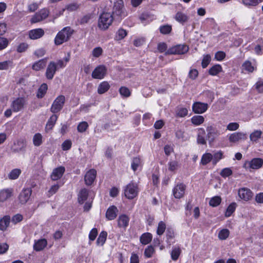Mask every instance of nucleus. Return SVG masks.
Wrapping results in <instances>:
<instances>
[{
    "mask_svg": "<svg viewBox=\"0 0 263 263\" xmlns=\"http://www.w3.org/2000/svg\"><path fill=\"white\" fill-rule=\"evenodd\" d=\"M88 127V124L86 122L83 121L79 124L77 127V129L79 132H84Z\"/></svg>",
    "mask_w": 263,
    "mask_h": 263,
    "instance_id": "57",
    "label": "nucleus"
},
{
    "mask_svg": "<svg viewBox=\"0 0 263 263\" xmlns=\"http://www.w3.org/2000/svg\"><path fill=\"white\" fill-rule=\"evenodd\" d=\"M230 235V231L227 229H223L219 231L218 233V238L220 240L226 239Z\"/></svg>",
    "mask_w": 263,
    "mask_h": 263,
    "instance_id": "45",
    "label": "nucleus"
},
{
    "mask_svg": "<svg viewBox=\"0 0 263 263\" xmlns=\"http://www.w3.org/2000/svg\"><path fill=\"white\" fill-rule=\"evenodd\" d=\"M65 102V96L63 95L59 96L54 100L50 108V111L53 114L60 111L63 107Z\"/></svg>",
    "mask_w": 263,
    "mask_h": 263,
    "instance_id": "4",
    "label": "nucleus"
},
{
    "mask_svg": "<svg viewBox=\"0 0 263 263\" xmlns=\"http://www.w3.org/2000/svg\"><path fill=\"white\" fill-rule=\"evenodd\" d=\"M65 171V167L63 166L54 168L50 175L51 179L53 181L58 180L62 177Z\"/></svg>",
    "mask_w": 263,
    "mask_h": 263,
    "instance_id": "16",
    "label": "nucleus"
},
{
    "mask_svg": "<svg viewBox=\"0 0 263 263\" xmlns=\"http://www.w3.org/2000/svg\"><path fill=\"white\" fill-rule=\"evenodd\" d=\"M26 104V100L24 98H18L14 100L11 104L13 111L17 112L22 110Z\"/></svg>",
    "mask_w": 263,
    "mask_h": 263,
    "instance_id": "11",
    "label": "nucleus"
},
{
    "mask_svg": "<svg viewBox=\"0 0 263 263\" xmlns=\"http://www.w3.org/2000/svg\"><path fill=\"white\" fill-rule=\"evenodd\" d=\"M200 97L202 98L203 100H204L209 103H211L214 98L213 93L209 90L204 91L202 93L200 94Z\"/></svg>",
    "mask_w": 263,
    "mask_h": 263,
    "instance_id": "29",
    "label": "nucleus"
},
{
    "mask_svg": "<svg viewBox=\"0 0 263 263\" xmlns=\"http://www.w3.org/2000/svg\"><path fill=\"white\" fill-rule=\"evenodd\" d=\"M139 190L137 184L131 182L127 185L124 189V194L125 197L132 199L136 197L138 193Z\"/></svg>",
    "mask_w": 263,
    "mask_h": 263,
    "instance_id": "3",
    "label": "nucleus"
},
{
    "mask_svg": "<svg viewBox=\"0 0 263 263\" xmlns=\"http://www.w3.org/2000/svg\"><path fill=\"white\" fill-rule=\"evenodd\" d=\"M110 88V85L107 81L101 82L98 87L97 91L99 94H103L108 91Z\"/></svg>",
    "mask_w": 263,
    "mask_h": 263,
    "instance_id": "27",
    "label": "nucleus"
},
{
    "mask_svg": "<svg viewBox=\"0 0 263 263\" xmlns=\"http://www.w3.org/2000/svg\"><path fill=\"white\" fill-rule=\"evenodd\" d=\"M21 173V171L18 168H15L12 170L9 174V178L14 180L17 179Z\"/></svg>",
    "mask_w": 263,
    "mask_h": 263,
    "instance_id": "49",
    "label": "nucleus"
},
{
    "mask_svg": "<svg viewBox=\"0 0 263 263\" xmlns=\"http://www.w3.org/2000/svg\"><path fill=\"white\" fill-rule=\"evenodd\" d=\"M10 222V217L8 215L4 216L0 219V230L4 231L9 226Z\"/></svg>",
    "mask_w": 263,
    "mask_h": 263,
    "instance_id": "24",
    "label": "nucleus"
},
{
    "mask_svg": "<svg viewBox=\"0 0 263 263\" xmlns=\"http://www.w3.org/2000/svg\"><path fill=\"white\" fill-rule=\"evenodd\" d=\"M166 235L167 243H169L170 245H171V243L173 242L172 240L175 237L174 231L172 229L168 228L166 230Z\"/></svg>",
    "mask_w": 263,
    "mask_h": 263,
    "instance_id": "46",
    "label": "nucleus"
},
{
    "mask_svg": "<svg viewBox=\"0 0 263 263\" xmlns=\"http://www.w3.org/2000/svg\"><path fill=\"white\" fill-rule=\"evenodd\" d=\"M238 195L241 199L248 201L252 198L253 193L250 189L243 187L238 190Z\"/></svg>",
    "mask_w": 263,
    "mask_h": 263,
    "instance_id": "15",
    "label": "nucleus"
},
{
    "mask_svg": "<svg viewBox=\"0 0 263 263\" xmlns=\"http://www.w3.org/2000/svg\"><path fill=\"white\" fill-rule=\"evenodd\" d=\"M223 158V153L221 151H219L215 153L212 158V163L213 165H216L217 163Z\"/></svg>",
    "mask_w": 263,
    "mask_h": 263,
    "instance_id": "47",
    "label": "nucleus"
},
{
    "mask_svg": "<svg viewBox=\"0 0 263 263\" xmlns=\"http://www.w3.org/2000/svg\"><path fill=\"white\" fill-rule=\"evenodd\" d=\"M120 94L123 97L127 98L131 95V91L126 87L122 86L119 90Z\"/></svg>",
    "mask_w": 263,
    "mask_h": 263,
    "instance_id": "44",
    "label": "nucleus"
},
{
    "mask_svg": "<svg viewBox=\"0 0 263 263\" xmlns=\"http://www.w3.org/2000/svg\"><path fill=\"white\" fill-rule=\"evenodd\" d=\"M213 156L210 153L204 154L201 159V163L203 165H206L212 160Z\"/></svg>",
    "mask_w": 263,
    "mask_h": 263,
    "instance_id": "43",
    "label": "nucleus"
},
{
    "mask_svg": "<svg viewBox=\"0 0 263 263\" xmlns=\"http://www.w3.org/2000/svg\"><path fill=\"white\" fill-rule=\"evenodd\" d=\"M129 222V218L125 214L119 216L118 219V226L120 228H126Z\"/></svg>",
    "mask_w": 263,
    "mask_h": 263,
    "instance_id": "23",
    "label": "nucleus"
},
{
    "mask_svg": "<svg viewBox=\"0 0 263 263\" xmlns=\"http://www.w3.org/2000/svg\"><path fill=\"white\" fill-rule=\"evenodd\" d=\"M160 31L164 34H168L172 30V27L170 25H166L160 27Z\"/></svg>",
    "mask_w": 263,
    "mask_h": 263,
    "instance_id": "55",
    "label": "nucleus"
},
{
    "mask_svg": "<svg viewBox=\"0 0 263 263\" xmlns=\"http://www.w3.org/2000/svg\"><path fill=\"white\" fill-rule=\"evenodd\" d=\"M17 145L19 146V147L13 148L12 151L14 153H23L25 154L26 152V142L22 140H19L17 142Z\"/></svg>",
    "mask_w": 263,
    "mask_h": 263,
    "instance_id": "28",
    "label": "nucleus"
},
{
    "mask_svg": "<svg viewBox=\"0 0 263 263\" xmlns=\"http://www.w3.org/2000/svg\"><path fill=\"white\" fill-rule=\"evenodd\" d=\"M262 134V131L259 129L255 130L250 135V141L253 142L257 143L259 139L261 138Z\"/></svg>",
    "mask_w": 263,
    "mask_h": 263,
    "instance_id": "26",
    "label": "nucleus"
},
{
    "mask_svg": "<svg viewBox=\"0 0 263 263\" xmlns=\"http://www.w3.org/2000/svg\"><path fill=\"white\" fill-rule=\"evenodd\" d=\"M72 143L70 140H65L62 144V148L63 151H68L71 147Z\"/></svg>",
    "mask_w": 263,
    "mask_h": 263,
    "instance_id": "61",
    "label": "nucleus"
},
{
    "mask_svg": "<svg viewBox=\"0 0 263 263\" xmlns=\"http://www.w3.org/2000/svg\"><path fill=\"white\" fill-rule=\"evenodd\" d=\"M243 69L248 72H252L254 70V67L252 65L251 63L249 61H246L242 64Z\"/></svg>",
    "mask_w": 263,
    "mask_h": 263,
    "instance_id": "56",
    "label": "nucleus"
},
{
    "mask_svg": "<svg viewBox=\"0 0 263 263\" xmlns=\"http://www.w3.org/2000/svg\"><path fill=\"white\" fill-rule=\"evenodd\" d=\"M58 70V65L54 62H50L47 66L45 76L48 80H52Z\"/></svg>",
    "mask_w": 263,
    "mask_h": 263,
    "instance_id": "9",
    "label": "nucleus"
},
{
    "mask_svg": "<svg viewBox=\"0 0 263 263\" xmlns=\"http://www.w3.org/2000/svg\"><path fill=\"white\" fill-rule=\"evenodd\" d=\"M249 166L254 170L260 168L263 165V159L260 158L252 159L249 162Z\"/></svg>",
    "mask_w": 263,
    "mask_h": 263,
    "instance_id": "20",
    "label": "nucleus"
},
{
    "mask_svg": "<svg viewBox=\"0 0 263 263\" xmlns=\"http://www.w3.org/2000/svg\"><path fill=\"white\" fill-rule=\"evenodd\" d=\"M237 206V204L235 202L231 203L227 208L225 212V216L226 217H230L233 213L234 212Z\"/></svg>",
    "mask_w": 263,
    "mask_h": 263,
    "instance_id": "37",
    "label": "nucleus"
},
{
    "mask_svg": "<svg viewBox=\"0 0 263 263\" xmlns=\"http://www.w3.org/2000/svg\"><path fill=\"white\" fill-rule=\"evenodd\" d=\"M47 62V58L40 60L33 64L32 69L36 71L43 69L46 66Z\"/></svg>",
    "mask_w": 263,
    "mask_h": 263,
    "instance_id": "19",
    "label": "nucleus"
},
{
    "mask_svg": "<svg viewBox=\"0 0 263 263\" xmlns=\"http://www.w3.org/2000/svg\"><path fill=\"white\" fill-rule=\"evenodd\" d=\"M205 132L203 128H198V143L202 144H206L205 141Z\"/></svg>",
    "mask_w": 263,
    "mask_h": 263,
    "instance_id": "33",
    "label": "nucleus"
},
{
    "mask_svg": "<svg viewBox=\"0 0 263 263\" xmlns=\"http://www.w3.org/2000/svg\"><path fill=\"white\" fill-rule=\"evenodd\" d=\"M247 139V135L242 132H235L231 134L229 140L230 142L236 143L241 140H245Z\"/></svg>",
    "mask_w": 263,
    "mask_h": 263,
    "instance_id": "12",
    "label": "nucleus"
},
{
    "mask_svg": "<svg viewBox=\"0 0 263 263\" xmlns=\"http://www.w3.org/2000/svg\"><path fill=\"white\" fill-rule=\"evenodd\" d=\"M28 34L30 39L36 40L44 35V31L41 28L34 29L30 30Z\"/></svg>",
    "mask_w": 263,
    "mask_h": 263,
    "instance_id": "17",
    "label": "nucleus"
},
{
    "mask_svg": "<svg viewBox=\"0 0 263 263\" xmlns=\"http://www.w3.org/2000/svg\"><path fill=\"white\" fill-rule=\"evenodd\" d=\"M232 174V171L230 168L227 167L222 169L220 175L223 178L229 177Z\"/></svg>",
    "mask_w": 263,
    "mask_h": 263,
    "instance_id": "58",
    "label": "nucleus"
},
{
    "mask_svg": "<svg viewBox=\"0 0 263 263\" xmlns=\"http://www.w3.org/2000/svg\"><path fill=\"white\" fill-rule=\"evenodd\" d=\"M118 210L115 205L110 206L106 212V217L109 220L115 219L117 215Z\"/></svg>",
    "mask_w": 263,
    "mask_h": 263,
    "instance_id": "18",
    "label": "nucleus"
},
{
    "mask_svg": "<svg viewBox=\"0 0 263 263\" xmlns=\"http://www.w3.org/2000/svg\"><path fill=\"white\" fill-rule=\"evenodd\" d=\"M222 70L221 66L219 64H216L212 66L209 70V73L211 76H216Z\"/></svg>",
    "mask_w": 263,
    "mask_h": 263,
    "instance_id": "36",
    "label": "nucleus"
},
{
    "mask_svg": "<svg viewBox=\"0 0 263 263\" xmlns=\"http://www.w3.org/2000/svg\"><path fill=\"white\" fill-rule=\"evenodd\" d=\"M47 245V240L45 239H41L35 242L33 248L36 251H40L43 250Z\"/></svg>",
    "mask_w": 263,
    "mask_h": 263,
    "instance_id": "25",
    "label": "nucleus"
},
{
    "mask_svg": "<svg viewBox=\"0 0 263 263\" xmlns=\"http://www.w3.org/2000/svg\"><path fill=\"white\" fill-rule=\"evenodd\" d=\"M127 35V32L123 29H120L116 33V39L117 40H121Z\"/></svg>",
    "mask_w": 263,
    "mask_h": 263,
    "instance_id": "51",
    "label": "nucleus"
},
{
    "mask_svg": "<svg viewBox=\"0 0 263 263\" xmlns=\"http://www.w3.org/2000/svg\"><path fill=\"white\" fill-rule=\"evenodd\" d=\"M142 165V160L139 157H136L133 158L131 164L132 170L135 172L137 170L138 168L141 166Z\"/></svg>",
    "mask_w": 263,
    "mask_h": 263,
    "instance_id": "30",
    "label": "nucleus"
},
{
    "mask_svg": "<svg viewBox=\"0 0 263 263\" xmlns=\"http://www.w3.org/2000/svg\"><path fill=\"white\" fill-rule=\"evenodd\" d=\"M32 194L31 188L23 189L18 196L19 201L21 204L26 203L30 199Z\"/></svg>",
    "mask_w": 263,
    "mask_h": 263,
    "instance_id": "10",
    "label": "nucleus"
},
{
    "mask_svg": "<svg viewBox=\"0 0 263 263\" xmlns=\"http://www.w3.org/2000/svg\"><path fill=\"white\" fill-rule=\"evenodd\" d=\"M175 18L177 21L180 23H183L186 21L187 17L184 14L179 12L176 13Z\"/></svg>",
    "mask_w": 263,
    "mask_h": 263,
    "instance_id": "52",
    "label": "nucleus"
},
{
    "mask_svg": "<svg viewBox=\"0 0 263 263\" xmlns=\"http://www.w3.org/2000/svg\"><path fill=\"white\" fill-rule=\"evenodd\" d=\"M239 125L236 122H232L229 123L227 126V129L230 131L236 130L238 129Z\"/></svg>",
    "mask_w": 263,
    "mask_h": 263,
    "instance_id": "60",
    "label": "nucleus"
},
{
    "mask_svg": "<svg viewBox=\"0 0 263 263\" xmlns=\"http://www.w3.org/2000/svg\"><path fill=\"white\" fill-rule=\"evenodd\" d=\"M181 254V249L179 247H175L173 249L171 255L173 260H177Z\"/></svg>",
    "mask_w": 263,
    "mask_h": 263,
    "instance_id": "41",
    "label": "nucleus"
},
{
    "mask_svg": "<svg viewBox=\"0 0 263 263\" xmlns=\"http://www.w3.org/2000/svg\"><path fill=\"white\" fill-rule=\"evenodd\" d=\"M165 229H166L165 223L162 221H160L158 225V227H157V234L158 235H162L164 233Z\"/></svg>",
    "mask_w": 263,
    "mask_h": 263,
    "instance_id": "50",
    "label": "nucleus"
},
{
    "mask_svg": "<svg viewBox=\"0 0 263 263\" xmlns=\"http://www.w3.org/2000/svg\"><path fill=\"white\" fill-rule=\"evenodd\" d=\"M102 52H103V50L100 47H96L93 50H92V55L94 57H96V58H98L99 57L100 55L102 54Z\"/></svg>",
    "mask_w": 263,
    "mask_h": 263,
    "instance_id": "64",
    "label": "nucleus"
},
{
    "mask_svg": "<svg viewBox=\"0 0 263 263\" xmlns=\"http://www.w3.org/2000/svg\"><path fill=\"white\" fill-rule=\"evenodd\" d=\"M12 189H4L0 192V201L4 202L9 198L12 194Z\"/></svg>",
    "mask_w": 263,
    "mask_h": 263,
    "instance_id": "22",
    "label": "nucleus"
},
{
    "mask_svg": "<svg viewBox=\"0 0 263 263\" xmlns=\"http://www.w3.org/2000/svg\"><path fill=\"white\" fill-rule=\"evenodd\" d=\"M48 89V86L47 84L43 83L42 84L39 88L38 89L37 92L36 94V97L38 98H42L44 97L45 95L46 94L47 90Z\"/></svg>",
    "mask_w": 263,
    "mask_h": 263,
    "instance_id": "32",
    "label": "nucleus"
},
{
    "mask_svg": "<svg viewBox=\"0 0 263 263\" xmlns=\"http://www.w3.org/2000/svg\"><path fill=\"white\" fill-rule=\"evenodd\" d=\"M211 60V56L209 54L204 55L202 62L201 65L203 68H206L209 64Z\"/></svg>",
    "mask_w": 263,
    "mask_h": 263,
    "instance_id": "53",
    "label": "nucleus"
},
{
    "mask_svg": "<svg viewBox=\"0 0 263 263\" xmlns=\"http://www.w3.org/2000/svg\"><path fill=\"white\" fill-rule=\"evenodd\" d=\"M107 68L103 65L96 67L92 72L91 76L93 79H102L106 75Z\"/></svg>",
    "mask_w": 263,
    "mask_h": 263,
    "instance_id": "7",
    "label": "nucleus"
},
{
    "mask_svg": "<svg viewBox=\"0 0 263 263\" xmlns=\"http://www.w3.org/2000/svg\"><path fill=\"white\" fill-rule=\"evenodd\" d=\"M49 14V10L46 8H43L36 12L31 18V23H36L46 18Z\"/></svg>",
    "mask_w": 263,
    "mask_h": 263,
    "instance_id": "8",
    "label": "nucleus"
},
{
    "mask_svg": "<svg viewBox=\"0 0 263 263\" xmlns=\"http://www.w3.org/2000/svg\"><path fill=\"white\" fill-rule=\"evenodd\" d=\"M28 45L26 43H21L17 47V51L18 52H23L28 48Z\"/></svg>",
    "mask_w": 263,
    "mask_h": 263,
    "instance_id": "63",
    "label": "nucleus"
},
{
    "mask_svg": "<svg viewBox=\"0 0 263 263\" xmlns=\"http://www.w3.org/2000/svg\"><path fill=\"white\" fill-rule=\"evenodd\" d=\"M221 202V198L220 196H214L212 197L210 201L209 204L212 207H216L219 205Z\"/></svg>",
    "mask_w": 263,
    "mask_h": 263,
    "instance_id": "40",
    "label": "nucleus"
},
{
    "mask_svg": "<svg viewBox=\"0 0 263 263\" xmlns=\"http://www.w3.org/2000/svg\"><path fill=\"white\" fill-rule=\"evenodd\" d=\"M58 118V116L57 115L55 114L52 115L49 119L46 124V128L48 129H51L55 124Z\"/></svg>",
    "mask_w": 263,
    "mask_h": 263,
    "instance_id": "35",
    "label": "nucleus"
},
{
    "mask_svg": "<svg viewBox=\"0 0 263 263\" xmlns=\"http://www.w3.org/2000/svg\"><path fill=\"white\" fill-rule=\"evenodd\" d=\"M74 32V30L70 27L63 28L57 34L54 39V43L56 45H60L69 40Z\"/></svg>",
    "mask_w": 263,
    "mask_h": 263,
    "instance_id": "1",
    "label": "nucleus"
},
{
    "mask_svg": "<svg viewBox=\"0 0 263 263\" xmlns=\"http://www.w3.org/2000/svg\"><path fill=\"white\" fill-rule=\"evenodd\" d=\"M97 171L95 169L89 170L85 174L84 180L86 185H90L96 178Z\"/></svg>",
    "mask_w": 263,
    "mask_h": 263,
    "instance_id": "14",
    "label": "nucleus"
},
{
    "mask_svg": "<svg viewBox=\"0 0 263 263\" xmlns=\"http://www.w3.org/2000/svg\"><path fill=\"white\" fill-rule=\"evenodd\" d=\"M113 20V16L110 13H103L99 17L98 26L100 29L105 30L111 24Z\"/></svg>",
    "mask_w": 263,
    "mask_h": 263,
    "instance_id": "2",
    "label": "nucleus"
},
{
    "mask_svg": "<svg viewBox=\"0 0 263 263\" xmlns=\"http://www.w3.org/2000/svg\"><path fill=\"white\" fill-rule=\"evenodd\" d=\"M262 2V0H242V3L248 7H255Z\"/></svg>",
    "mask_w": 263,
    "mask_h": 263,
    "instance_id": "38",
    "label": "nucleus"
},
{
    "mask_svg": "<svg viewBox=\"0 0 263 263\" xmlns=\"http://www.w3.org/2000/svg\"><path fill=\"white\" fill-rule=\"evenodd\" d=\"M155 252L154 248L152 246H148L144 251V255L147 258H151Z\"/></svg>",
    "mask_w": 263,
    "mask_h": 263,
    "instance_id": "54",
    "label": "nucleus"
},
{
    "mask_svg": "<svg viewBox=\"0 0 263 263\" xmlns=\"http://www.w3.org/2000/svg\"><path fill=\"white\" fill-rule=\"evenodd\" d=\"M186 189L185 185L183 183L177 184L173 190V195L176 198H181L184 194Z\"/></svg>",
    "mask_w": 263,
    "mask_h": 263,
    "instance_id": "13",
    "label": "nucleus"
},
{
    "mask_svg": "<svg viewBox=\"0 0 263 263\" xmlns=\"http://www.w3.org/2000/svg\"><path fill=\"white\" fill-rule=\"evenodd\" d=\"M33 143L35 146H39L42 143V136L40 133L35 134L33 137Z\"/></svg>",
    "mask_w": 263,
    "mask_h": 263,
    "instance_id": "42",
    "label": "nucleus"
},
{
    "mask_svg": "<svg viewBox=\"0 0 263 263\" xmlns=\"http://www.w3.org/2000/svg\"><path fill=\"white\" fill-rule=\"evenodd\" d=\"M168 170L173 172L176 170L178 166V162L177 161H171L168 163Z\"/></svg>",
    "mask_w": 263,
    "mask_h": 263,
    "instance_id": "59",
    "label": "nucleus"
},
{
    "mask_svg": "<svg viewBox=\"0 0 263 263\" xmlns=\"http://www.w3.org/2000/svg\"><path fill=\"white\" fill-rule=\"evenodd\" d=\"M209 103L198 102V114L204 113L209 108Z\"/></svg>",
    "mask_w": 263,
    "mask_h": 263,
    "instance_id": "48",
    "label": "nucleus"
},
{
    "mask_svg": "<svg viewBox=\"0 0 263 263\" xmlns=\"http://www.w3.org/2000/svg\"><path fill=\"white\" fill-rule=\"evenodd\" d=\"M152 235L151 233H144L140 237V242L143 245H147L152 241Z\"/></svg>",
    "mask_w": 263,
    "mask_h": 263,
    "instance_id": "34",
    "label": "nucleus"
},
{
    "mask_svg": "<svg viewBox=\"0 0 263 263\" xmlns=\"http://www.w3.org/2000/svg\"><path fill=\"white\" fill-rule=\"evenodd\" d=\"M206 132L208 133L205 136V140L208 139L210 143H211L215 138L216 134L214 130L211 126H210L206 127Z\"/></svg>",
    "mask_w": 263,
    "mask_h": 263,
    "instance_id": "31",
    "label": "nucleus"
},
{
    "mask_svg": "<svg viewBox=\"0 0 263 263\" xmlns=\"http://www.w3.org/2000/svg\"><path fill=\"white\" fill-rule=\"evenodd\" d=\"M88 192V190L85 188L82 189L80 191L78 195V200L80 204H83L87 199Z\"/></svg>",
    "mask_w": 263,
    "mask_h": 263,
    "instance_id": "21",
    "label": "nucleus"
},
{
    "mask_svg": "<svg viewBox=\"0 0 263 263\" xmlns=\"http://www.w3.org/2000/svg\"><path fill=\"white\" fill-rule=\"evenodd\" d=\"M189 50V47L185 45H177L169 48L165 53V55L168 54H183Z\"/></svg>",
    "mask_w": 263,
    "mask_h": 263,
    "instance_id": "5",
    "label": "nucleus"
},
{
    "mask_svg": "<svg viewBox=\"0 0 263 263\" xmlns=\"http://www.w3.org/2000/svg\"><path fill=\"white\" fill-rule=\"evenodd\" d=\"M92 17L93 15L92 14L88 13L82 16L81 18L78 20V21L80 25H84L89 23L90 21L92 19Z\"/></svg>",
    "mask_w": 263,
    "mask_h": 263,
    "instance_id": "39",
    "label": "nucleus"
},
{
    "mask_svg": "<svg viewBox=\"0 0 263 263\" xmlns=\"http://www.w3.org/2000/svg\"><path fill=\"white\" fill-rule=\"evenodd\" d=\"M113 19L120 21L126 14L123 10V6L121 3H115L113 7L112 14Z\"/></svg>",
    "mask_w": 263,
    "mask_h": 263,
    "instance_id": "6",
    "label": "nucleus"
},
{
    "mask_svg": "<svg viewBox=\"0 0 263 263\" xmlns=\"http://www.w3.org/2000/svg\"><path fill=\"white\" fill-rule=\"evenodd\" d=\"M12 62L10 61H6L0 62V70H7Z\"/></svg>",
    "mask_w": 263,
    "mask_h": 263,
    "instance_id": "62",
    "label": "nucleus"
}]
</instances>
